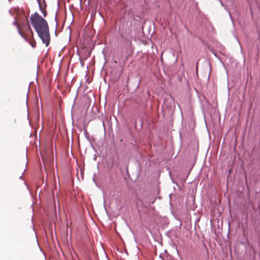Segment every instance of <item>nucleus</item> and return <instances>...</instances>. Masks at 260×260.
<instances>
[{
	"instance_id": "6",
	"label": "nucleus",
	"mask_w": 260,
	"mask_h": 260,
	"mask_svg": "<svg viewBox=\"0 0 260 260\" xmlns=\"http://www.w3.org/2000/svg\"><path fill=\"white\" fill-rule=\"evenodd\" d=\"M10 2H11L12 0H8Z\"/></svg>"
},
{
	"instance_id": "2",
	"label": "nucleus",
	"mask_w": 260,
	"mask_h": 260,
	"mask_svg": "<svg viewBox=\"0 0 260 260\" xmlns=\"http://www.w3.org/2000/svg\"><path fill=\"white\" fill-rule=\"evenodd\" d=\"M14 24L15 25H16L17 27V28L18 29V31H19V34L21 35V36L26 41H28L29 42V43L30 44V45L33 47H36V41L35 40L32 38L31 39H30L29 40L27 37L24 35L22 32L19 29V25L17 23V20H16L14 22Z\"/></svg>"
},
{
	"instance_id": "3",
	"label": "nucleus",
	"mask_w": 260,
	"mask_h": 260,
	"mask_svg": "<svg viewBox=\"0 0 260 260\" xmlns=\"http://www.w3.org/2000/svg\"><path fill=\"white\" fill-rule=\"evenodd\" d=\"M41 11L43 14L44 17H46L47 15V11L45 9H43L41 7H40Z\"/></svg>"
},
{
	"instance_id": "5",
	"label": "nucleus",
	"mask_w": 260,
	"mask_h": 260,
	"mask_svg": "<svg viewBox=\"0 0 260 260\" xmlns=\"http://www.w3.org/2000/svg\"><path fill=\"white\" fill-rule=\"evenodd\" d=\"M42 159H43V161L44 164H47V160L45 159L44 156H42Z\"/></svg>"
},
{
	"instance_id": "1",
	"label": "nucleus",
	"mask_w": 260,
	"mask_h": 260,
	"mask_svg": "<svg viewBox=\"0 0 260 260\" xmlns=\"http://www.w3.org/2000/svg\"><path fill=\"white\" fill-rule=\"evenodd\" d=\"M30 21L43 43L45 44L46 47L48 46L50 41V35L46 20L40 16L38 13L35 12L31 15Z\"/></svg>"
},
{
	"instance_id": "4",
	"label": "nucleus",
	"mask_w": 260,
	"mask_h": 260,
	"mask_svg": "<svg viewBox=\"0 0 260 260\" xmlns=\"http://www.w3.org/2000/svg\"><path fill=\"white\" fill-rule=\"evenodd\" d=\"M26 27H27V30L30 31V33L31 34V35L32 36L33 32H32L31 29L30 28L28 23L27 24V25L26 26Z\"/></svg>"
}]
</instances>
